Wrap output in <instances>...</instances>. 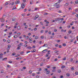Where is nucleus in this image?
<instances>
[{"mask_svg": "<svg viewBox=\"0 0 78 78\" xmlns=\"http://www.w3.org/2000/svg\"><path fill=\"white\" fill-rule=\"evenodd\" d=\"M61 71L60 69H59L58 70V73H61Z\"/></svg>", "mask_w": 78, "mask_h": 78, "instance_id": "14", "label": "nucleus"}, {"mask_svg": "<svg viewBox=\"0 0 78 78\" xmlns=\"http://www.w3.org/2000/svg\"><path fill=\"white\" fill-rule=\"evenodd\" d=\"M36 51V49H34V50L33 51V50H32L31 51V52H32V53H34V52H35Z\"/></svg>", "mask_w": 78, "mask_h": 78, "instance_id": "13", "label": "nucleus"}, {"mask_svg": "<svg viewBox=\"0 0 78 78\" xmlns=\"http://www.w3.org/2000/svg\"><path fill=\"white\" fill-rule=\"evenodd\" d=\"M54 31H55V32H56V31H57V30L56 29H55Z\"/></svg>", "mask_w": 78, "mask_h": 78, "instance_id": "53", "label": "nucleus"}, {"mask_svg": "<svg viewBox=\"0 0 78 78\" xmlns=\"http://www.w3.org/2000/svg\"><path fill=\"white\" fill-rule=\"evenodd\" d=\"M55 69H53V70H52V72H55Z\"/></svg>", "mask_w": 78, "mask_h": 78, "instance_id": "51", "label": "nucleus"}, {"mask_svg": "<svg viewBox=\"0 0 78 78\" xmlns=\"http://www.w3.org/2000/svg\"><path fill=\"white\" fill-rule=\"evenodd\" d=\"M43 30H41V33H43Z\"/></svg>", "mask_w": 78, "mask_h": 78, "instance_id": "44", "label": "nucleus"}, {"mask_svg": "<svg viewBox=\"0 0 78 78\" xmlns=\"http://www.w3.org/2000/svg\"><path fill=\"white\" fill-rule=\"evenodd\" d=\"M55 45L56 47H58V44H55Z\"/></svg>", "mask_w": 78, "mask_h": 78, "instance_id": "28", "label": "nucleus"}, {"mask_svg": "<svg viewBox=\"0 0 78 78\" xmlns=\"http://www.w3.org/2000/svg\"><path fill=\"white\" fill-rule=\"evenodd\" d=\"M71 70H74V68L73 67L72 68H71Z\"/></svg>", "mask_w": 78, "mask_h": 78, "instance_id": "52", "label": "nucleus"}, {"mask_svg": "<svg viewBox=\"0 0 78 78\" xmlns=\"http://www.w3.org/2000/svg\"><path fill=\"white\" fill-rule=\"evenodd\" d=\"M75 3H76V4L78 3V1H76L75 2Z\"/></svg>", "mask_w": 78, "mask_h": 78, "instance_id": "60", "label": "nucleus"}, {"mask_svg": "<svg viewBox=\"0 0 78 78\" xmlns=\"http://www.w3.org/2000/svg\"><path fill=\"white\" fill-rule=\"evenodd\" d=\"M60 2H60L59 1H58V2H57L55 4V5H56V6H57L58 5H59L60 4Z\"/></svg>", "mask_w": 78, "mask_h": 78, "instance_id": "3", "label": "nucleus"}, {"mask_svg": "<svg viewBox=\"0 0 78 78\" xmlns=\"http://www.w3.org/2000/svg\"><path fill=\"white\" fill-rule=\"evenodd\" d=\"M47 14H48V13H44V15H47Z\"/></svg>", "mask_w": 78, "mask_h": 78, "instance_id": "45", "label": "nucleus"}, {"mask_svg": "<svg viewBox=\"0 0 78 78\" xmlns=\"http://www.w3.org/2000/svg\"><path fill=\"white\" fill-rule=\"evenodd\" d=\"M12 61H10L9 62V63H12Z\"/></svg>", "mask_w": 78, "mask_h": 78, "instance_id": "61", "label": "nucleus"}, {"mask_svg": "<svg viewBox=\"0 0 78 78\" xmlns=\"http://www.w3.org/2000/svg\"><path fill=\"white\" fill-rule=\"evenodd\" d=\"M10 42H11V41H10L9 40L7 41V42L8 43H10Z\"/></svg>", "mask_w": 78, "mask_h": 78, "instance_id": "31", "label": "nucleus"}, {"mask_svg": "<svg viewBox=\"0 0 78 78\" xmlns=\"http://www.w3.org/2000/svg\"><path fill=\"white\" fill-rule=\"evenodd\" d=\"M63 46H64V47H66V44H63Z\"/></svg>", "mask_w": 78, "mask_h": 78, "instance_id": "29", "label": "nucleus"}, {"mask_svg": "<svg viewBox=\"0 0 78 78\" xmlns=\"http://www.w3.org/2000/svg\"><path fill=\"white\" fill-rule=\"evenodd\" d=\"M72 33V30H69V34H70V33Z\"/></svg>", "mask_w": 78, "mask_h": 78, "instance_id": "32", "label": "nucleus"}, {"mask_svg": "<svg viewBox=\"0 0 78 78\" xmlns=\"http://www.w3.org/2000/svg\"><path fill=\"white\" fill-rule=\"evenodd\" d=\"M24 46H25L26 47H27V45L26 44H25Z\"/></svg>", "mask_w": 78, "mask_h": 78, "instance_id": "63", "label": "nucleus"}, {"mask_svg": "<svg viewBox=\"0 0 78 78\" xmlns=\"http://www.w3.org/2000/svg\"><path fill=\"white\" fill-rule=\"evenodd\" d=\"M48 45L47 44H44V45L42 46V47H47Z\"/></svg>", "mask_w": 78, "mask_h": 78, "instance_id": "11", "label": "nucleus"}, {"mask_svg": "<svg viewBox=\"0 0 78 78\" xmlns=\"http://www.w3.org/2000/svg\"><path fill=\"white\" fill-rule=\"evenodd\" d=\"M52 36H54V35H55V33H53L52 34Z\"/></svg>", "mask_w": 78, "mask_h": 78, "instance_id": "59", "label": "nucleus"}, {"mask_svg": "<svg viewBox=\"0 0 78 78\" xmlns=\"http://www.w3.org/2000/svg\"><path fill=\"white\" fill-rule=\"evenodd\" d=\"M76 17H78V14L76 15Z\"/></svg>", "mask_w": 78, "mask_h": 78, "instance_id": "64", "label": "nucleus"}, {"mask_svg": "<svg viewBox=\"0 0 78 78\" xmlns=\"http://www.w3.org/2000/svg\"><path fill=\"white\" fill-rule=\"evenodd\" d=\"M15 20H16V19L15 18H13L12 20V21H15Z\"/></svg>", "mask_w": 78, "mask_h": 78, "instance_id": "23", "label": "nucleus"}, {"mask_svg": "<svg viewBox=\"0 0 78 78\" xmlns=\"http://www.w3.org/2000/svg\"><path fill=\"white\" fill-rule=\"evenodd\" d=\"M76 75H78V72H76L75 73Z\"/></svg>", "mask_w": 78, "mask_h": 78, "instance_id": "38", "label": "nucleus"}, {"mask_svg": "<svg viewBox=\"0 0 78 78\" xmlns=\"http://www.w3.org/2000/svg\"><path fill=\"white\" fill-rule=\"evenodd\" d=\"M63 20H64V18H60V19L58 20V22H59V23H62Z\"/></svg>", "mask_w": 78, "mask_h": 78, "instance_id": "1", "label": "nucleus"}, {"mask_svg": "<svg viewBox=\"0 0 78 78\" xmlns=\"http://www.w3.org/2000/svg\"><path fill=\"white\" fill-rule=\"evenodd\" d=\"M20 35V32L18 33V36H19V35Z\"/></svg>", "mask_w": 78, "mask_h": 78, "instance_id": "49", "label": "nucleus"}, {"mask_svg": "<svg viewBox=\"0 0 78 78\" xmlns=\"http://www.w3.org/2000/svg\"><path fill=\"white\" fill-rule=\"evenodd\" d=\"M19 3H20V1L19 0H17L16 1L15 3L16 5H17V4H19Z\"/></svg>", "mask_w": 78, "mask_h": 78, "instance_id": "4", "label": "nucleus"}, {"mask_svg": "<svg viewBox=\"0 0 78 78\" xmlns=\"http://www.w3.org/2000/svg\"><path fill=\"white\" fill-rule=\"evenodd\" d=\"M66 59V58H62V60H63L64 61H65Z\"/></svg>", "mask_w": 78, "mask_h": 78, "instance_id": "36", "label": "nucleus"}, {"mask_svg": "<svg viewBox=\"0 0 78 78\" xmlns=\"http://www.w3.org/2000/svg\"><path fill=\"white\" fill-rule=\"evenodd\" d=\"M11 45H9L8 46V50H9V49H10V48H10V47H11Z\"/></svg>", "mask_w": 78, "mask_h": 78, "instance_id": "9", "label": "nucleus"}, {"mask_svg": "<svg viewBox=\"0 0 78 78\" xmlns=\"http://www.w3.org/2000/svg\"><path fill=\"white\" fill-rule=\"evenodd\" d=\"M30 51H27L26 52V53H27V54L28 53H30Z\"/></svg>", "mask_w": 78, "mask_h": 78, "instance_id": "46", "label": "nucleus"}, {"mask_svg": "<svg viewBox=\"0 0 78 78\" xmlns=\"http://www.w3.org/2000/svg\"><path fill=\"white\" fill-rule=\"evenodd\" d=\"M43 65H44V63H41L40 65L41 66H42Z\"/></svg>", "mask_w": 78, "mask_h": 78, "instance_id": "33", "label": "nucleus"}, {"mask_svg": "<svg viewBox=\"0 0 78 78\" xmlns=\"http://www.w3.org/2000/svg\"><path fill=\"white\" fill-rule=\"evenodd\" d=\"M60 78H63V76L61 75V76H60Z\"/></svg>", "mask_w": 78, "mask_h": 78, "instance_id": "50", "label": "nucleus"}, {"mask_svg": "<svg viewBox=\"0 0 78 78\" xmlns=\"http://www.w3.org/2000/svg\"><path fill=\"white\" fill-rule=\"evenodd\" d=\"M49 73H50V71L48 70L46 71V73H47V74H48Z\"/></svg>", "mask_w": 78, "mask_h": 78, "instance_id": "15", "label": "nucleus"}, {"mask_svg": "<svg viewBox=\"0 0 78 78\" xmlns=\"http://www.w3.org/2000/svg\"><path fill=\"white\" fill-rule=\"evenodd\" d=\"M59 19H60V18H58L57 19H55V21H58Z\"/></svg>", "mask_w": 78, "mask_h": 78, "instance_id": "16", "label": "nucleus"}, {"mask_svg": "<svg viewBox=\"0 0 78 78\" xmlns=\"http://www.w3.org/2000/svg\"><path fill=\"white\" fill-rule=\"evenodd\" d=\"M75 11H76V12H77L78 11V9H75Z\"/></svg>", "mask_w": 78, "mask_h": 78, "instance_id": "62", "label": "nucleus"}, {"mask_svg": "<svg viewBox=\"0 0 78 78\" xmlns=\"http://www.w3.org/2000/svg\"><path fill=\"white\" fill-rule=\"evenodd\" d=\"M7 67H8V68H11V66L9 65H7Z\"/></svg>", "mask_w": 78, "mask_h": 78, "instance_id": "30", "label": "nucleus"}, {"mask_svg": "<svg viewBox=\"0 0 78 78\" xmlns=\"http://www.w3.org/2000/svg\"><path fill=\"white\" fill-rule=\"evenodd\" d=\"M29 73H32V71H30L29 72Z\"/></svg>", "mask_w": 78, "mask_h": 78, "instance_id": "40", "label": "nucleus"}, {"mask_svg": "<svg viewBox=\"0 0 78 78\" xmlns=\"http://www.w3.org/2000/svg\"><path fill=\"white\" fill-rule=\"evenodd\" d=\"M22 59V58L20 57L16 58V60H18V59Z\"/></svg>", "mask_w": 78, "mask_h": 78, "instance_id": "12", "label": "nucleus"}, {"mask_svg": "<svg viewBox=\"0 0 78 78\" xmlns=\"http://www.w3.org/2000/svg\"><path fill=\"white\" fill-rule=\"evenodd\" d=\"M26 37L27 39H28V38H29V37H28V36H27Z\"/></svg>", "mask_w": 78, "mask_h": 78, "instance_id": "43", "label": "nucleus"}, {"mask_svg": "<svg viewBox=\"0 0 78 78\" xmlns=\"http://www.w3.org/2000/svg\"><path fill=\"white\" fill-rule=\"evenodd\" d=\"M35 39H38V37L37 36H35Z\"/></svg>", "mask_w": 78, "mask_h": 78, "instance_id": "19", "label": "nucleus"}, {"mask_svg": "<svg viewBox=\"0 0 78 78\" xmlns=\"http://www.w3.org/2000/svg\"><path fill=\"white\" fill-rule=\"evenodd\" d=\"M58 61V59H57V58H56L54 60V61Z\"/></svg>", "mask_w": 78, "mask_h": 78, "instance_id": "37", "label": "nucleus"}, {"mask_svg": "<svg viewBox=\"0 0 78 78\" xmlns=\"http://www.w3.org/2000/svg\"><path fill=\"white\" fill-rule=\"evenodd\" d=\"M47 51V49H45L42 51V53H46Z\"/></svg>", "mask_w": 78, "mask_h": 78, "instance_id": "5", "label": "nucleus"}, {"mask_svg": "<svg viewBox=\"0 0 78 78\" xmlns=\"http://www.w3.org/2000/svg\"><path fill=\"white\" fill-rule=\"evenodd\" d=\"M56 8H59V5H58L56 7Z\"/></svg>", "mask_w": 78, "mask_h": 78, "instance_id": "56", "label": "nucleus"}, {"mask_svg": "<svg viewBox=\"0 0 78 78\" xmlns=\"http://www.w3.org/2000/svg\"><path fill=\"white\" fill-rule=\"evenodd\" d=\"M13 37L14 38H17V35H16L14 36Z\"/></svg>", "mask_w": 78, "mask_h": 78, "instance_id": "17", "label": "nucleus"}, {"mask_svg": "<svg viewBox=\"0 0 78 78\" xmlns=\"http://www.w3.org/2000/svg\"><path fill=\"white\" fill-rule=\"evenodd\" d=\"M35 46H34H34H33V48H35Z\"/></svg>", "mask_w": 78, "mask_h": 78, "instance_id": "42", "label": "nucleus"}, {"mask_svg": "<svg viewBox=\"0 0 78 78\" xmlns=\"http://www.w3.org/2000/svg\"><path fill=\"white\" fill-rule=\"evenodd\" d=\"M23 69H26V67L24 66L23 67Z\"/></svg>", "mask_w": 78, "mask_h": 78, "instance_id": "41", "label": "nucleus"}, {"mask_svg": "<svg viewBox=\"0 0 78 78\" xmlns=\"http://www.w3.org/2000/svg\"><path fill=\"white\" fill-rule=\"evenodd\" d=\"M58 12H59L60 13H61L62 12L61 10H59V11H58Z\"/></svg>", "mask_w": 78, "mask_h": 78, "instance_id": "48", "label": "nucleus"}, {"mask_svg": "<svg viewBox=\"0 0 78 78\" xmlns=\"http://www.w3.org/2000/svg\"><path fill=\"white\" fill-rule=\"evenodd\" d=\"M48 54H46V57H48Z\"/></svg>", "mask_w": 78, "mask_h": 78, "instance_id": "57", "label": "nucleus"}, {"mask_svg": "<svg viewBox=\"0 0 78 78\" xmlns=\"http://www.w3.org/2000/svg\"><path fill=\"white\" fill-rule=\"evenodd\" d=\"M68 5H69V2H68L66 3L65 5V6H68Z\"/></svg>", "mask_w": 78, "mask_h": 78, "instance_id": "8", "label": "nucleus"}, {"mask_svg": "<svg viewBox=\"0 0 78 78\" xmlns=\"http://www.w3.org/2000/svg\"><path fill=\"white\" fill-rule=\"evenodd\" d=\"M76 40L74 42V44H76Z\"/></svg>", "mask_w": 78, "mask_h": 78, "instance_id": "54", "label": "nucleus"}, {"mask_svg": "<svg viewBox=\"0 0 78 78\" xmlns=\"http://www.w3.org/2000/svg\"><path fill=\"white\" fill-rule=\"evenodd\" d=\"M18 28H18V30H20V26H18Z\"/></svg>", "mask_w": 78, "mask_h": 78, "instance_id": "34", "label": "nucleus"}, {"mask_svg": "<svg viewBox=\"0 0 78 78\" xmlns=\"http://www.w3.org/2000/svg\"><path fill=\"white\" fill-rule=\"evenodd\" d=\"M21 8H25V5L24 4H23L21 5Z\"/></svg>", "mask_w": 78, "mask_h": 78, "instance_id": "6", "label": "nucleus"}, {"mask_svg": "<svg viewBox=\"0 0 78 78\" xmlns=\"http://www.w3.org/2000/svg\"><path fill=\"white\" fill-rule=\"evenodd\" d=\"M1 22H4V21H5V19L4 18H2V19L1 18Z\"/></svg>", "mask_w": 78, "mask_h": 78, "instance_id": "2", "label": "nucleus"}, {"mask_svg": "<svg viewBox=\"0 0 78 78\" xmlns=\"http://www.w3.org/2000/svg\"><path fill=\"white\" fill-rule=\"evenodd\" d=\"M16 6H14L13 8L12 9V10L15 9H16Z\"/></svg>", "mask_w": 78, "mask_h": 78, "instance_id": "21", "label": "nucleus"}, {"mask_svg": "<svg viewBox=\"0 0 78 78\" xmlns=\"http://www.w3.org/2000/svg\"><path fill=\"white\" fill-rule=\"evenodd\" d=\"M7 59V58H4V59H3L2 60V61H6Z\"/></svg>", "mask_w": 78, "mask_h": 78, "instance_id": "10", "label": "nucleus"}, {"mask_svg": "<svg viewBox=\"0 0 78 78\" xmlns=\"http://www.w3.org/2000/svg\"><path fill=\"white\" fill-rule=\"evenodd\" d=\"M35 17V18H36V19L34 18V20H36V19H37V18H38V17H39V16H38L37 15H36Z\"/></svg>", "mask_w": 78, "mask_h": 78, "instance_id": "7", "label": "nucleus"}, {"mask_svg": "<svg viewBox=\"0 0 78 78\" xmlns=\"http://www.w3.org/2000/svg\"><path fill=\"white\" fill-rule=\"evenodd\" d=\"M8 4H9V3L8 2H6V3H5V6H7V5H8Z\"/></svg>", "mask_w": 78, "mask_h": 78, "instance_id": "22", "label": "nucleus"}, {"mask_svg": "<svg viewBox=\"0 0 78 78\" xmlns=\"http://www.w3.org/2000/svg\"><path fill=\"white\" fill-rule=\"evenodd\" d=\"M6 15L5 14H4L2 16L3 18V17H6Z\"/></svg>", "mask_w": 78, "mask_h": 78, "instance_id": "24", "label": "nucleus"}, {"mask_svg": "<svg viewBox=\"0 0 78 78\" xmlns=\"http://www.w3.org/2000/svg\"><path fill=\"white\" fill-rule=\"evenodd\" d=\"M48 30H46L45 31V33H47V32H48Z\"/></svg>", "mask_w": 78, "mask_h": 78, "instance_id": "47", "label": "nucleus"}, {"mask_svg": "<svg viewBox=\"0 0 78 78\" xmlns=\"http://www.w3.org/2000/svg\"><path fill=\"white\" fill-rule=\"evenodd\" d=\"M65 66H61L62 69H63V68H65Z\"/></svg>", "mask_w": 78, "mask_h": 78, "instance_id": "26", "label": "nucleus"}, {"mask_svg": "<svg viewBox=\"0 0 78 78\" xmlns=\"http://www.w3.org/2000/svg\"><path fill=\"white\" fill-rule=\"evenodd\" d=\"M32 49V48L30 46H29L28 47V49H30V50H31Z\"/></svg>", "mask_w": 78, "mask_h": 78, "instance_id": "20", "label": "nucleus"}, {"mask_svg": "<svg viewBox=\"0 0 78 78\" xmlns=\"http://www.w3.org/2000/svg\"><path fill=\"white\" fill-rule=\"evenodd\" d=\"M69 10H72V8H69Z\"/></svg>", "mask_w": 78, "mask_h": 78, "instance_id": "58", "label": "nucleus"}, {"mask_svg": "<svg viewBox=\"0 0 78 78\" xmlns=\"http://www.w3.org/2000/svg\"><path fill=\"white\" fill-rule=\"evenodd\" d=\"M3 25H4V24L3 23H2L1 24V27H3Z\"/></svg>", "mask_w": 78, "mask_h": 78, "instance_id": "55", "label": "nucleus"}, {"mask_svg": "<svg viewBox=\"0 0 78 78\" xmlns=\"http://www.w3.org/2000/svg\"><path fill=\"white\" fill-rule=\"evenodd\" d=\"M12 56H14L15 55H16V53L15 52H13L12 53Z\"/></svg>", "mask_w": 78, "mask_h": 78, "instance_id": "18", "label": "nucleus"}, {"mask_svg": "<svg viewBox=\"0 0 78 78\" xmlns=\"http://www.w3.org/2000/svg\"><path fill=\"white\" fill-rule=\"evenodd\" d=\"M10 5H14V2H12L10 4Z\"/></svg>", "mask_w": 78, "mask_h": 78, "instance_id": "25", "label": "nucleus"}, {"mask_svg": "<svg viewBox=\"0 0 78 78\" xmlns=\"http://www.w3.org/2000/svg\"><path fill=\"white\" fill-rule=\"evenodd\" d=\"M21 48L20 47H18L17 48V50H20Z\"/></svg>", "mask_w": 78, "mask_h": 78, "instance_id": "35", "label": "nucleus"}, {"mask_svg": "<svg viewBox=\"0 0 78 78\" xmlns=\"http://www.w3.org/2000/svg\"><path fill=\"white\" fill-rule=\"evenodd\" d=\"M3 55V54L2 53H0V56H2Z\"/></svg>", "mask_w": 78, "mask_h": 78, "instance_id": "39", "label": "nucleus"}, {"mask_svg": "<svg viewBox=\"0 0 78 78\" xmlns=\"http://www.w3.org/2000/svg\"><path fill=\"white\" fill-rule=\"evenodd\" d=\"M70 62H72L73 61V58H71L70 60H69Z\"/></svg>", "mask_w": 78, "mask_h": 78, "instance_id": "27", "label": "nucleus"}]
</instances>
